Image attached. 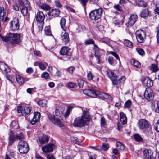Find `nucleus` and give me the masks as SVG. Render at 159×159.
Here are the masks:
<instances>
[{
  "label": "nucleus",
  "mask_w": 159,
  "mask_h": 159,
  "mask_svg": "<svg viewBox=\"0 0 159 159\" xmlns=\"http://www.w3.org/2000/svg\"><path fill=\"white\" fill-rule=\"evenodd\" d=\"M17 148L19 152L23 154L27 153L29 149L27 143L23 140L20 141L18 143Z\"/></svg>",
  "instance_id": "obj_6"
},
{
  "label": "nucleus",
  "mask_w": 159,
  "mask_h": 159,
  "mask_svg": "<svg viewBox=\"0 0 159 159\" xmlns=\"http://www.w3.org/2000/svg\"><path fill=\"white\" fill-rule=\"evenodd\" d=\"M45 18V16L42 11H38L35 14V19L37 22V25L39 30H41L43 29Z\"/></svg>",
  "instance_id": "obj_4"
},
{
  "label": "nucleus",
  "mask_w": 159,
  "mask_h": 159,
  "mask_svg": "<svg viewBox=\"0 0 159 159\" xmlns=\"http://www.w3.org/2000/svg\"><path fill=\"white\" fill-rule=\"evenodd\" d=\"M7 78L11 83H14L16 81V76L14 75H7L6 76Z\"/></svg>",
  "instance_id": "obj_36"
},
{
  "label": "nucleus",
  "mask_w": 159,
  "mask_h": 159,
  "mask_svg": "<svg viewBox=\"0 0 159 159\" xmlns=\"http://www.w3.org/2000/svg\"><path fill=\"white\" fill-rule=\"evenodd\" d=\"M105 72L108 77L111 80L113 84L114 85L118 84L119 83L121 82V80L123 81L125 80V77L123 76L119 78L114 74L112 71L108 68L106 69Z\"/></svg>",
  "instance_id": "obj_3"
},
{
  "label": "nucleus",
  "mask_w": 159,
  "mask_h": 159,
  "mask_svg": "<svg viewBox=\"0 0 159 159\" xmlns=\"http://www.w3.org/2000/svg\"><path fill=\"white\" fill-rule=\"evenodd\" d=\"M137 18V16L136 15H131L129 20V21L126 25L127 27L131 26H133L136 21Z\"/></svg>",
  "instance_id": "obj_16"
},
{
  "label": "nucleus",
  "mask_w": 159,
  "mask_h": 159,
  "mask_svg": "<svg viewBox=\"0 0 159 159\" xmlns=\"http://www.w3.org/2000/svg\"><path fill=\"white\" fill-rule=\"evenodd\" d=\"M48 116L50 121L54 124L60 127L63 126L64 125L62 122L55 115H50Z\"/></svg>",
  "instance_id": "obj_8"
},
{
  "label": "nucleus",
  "mask_w": 159,
  "mask_h": 159,
  "mask_svg": "<svg viewBox=\"0 0 159 159\" xmlns=\"http://www.w3.org/2000/svg\"><path fill=\"white\" fill-rule=\"evenodd\" d=\"M73 142L75 143L79 144L81 142V140L76 137L74 139Z\"/></svg>",
  "instance_id": "obj_60"
},
{
  "label": "nucleus",
  "mask_w": 159,
  "mask_h": 159,
  "mask_svg": "<svg viewBox=\"0 0 159 159\" xmlns=\"http://www.w3.org/2000/svg\"><path fill=\"white\" fill-rule=\"evenodd\" d=\"M110 53L115 57L117 59L119 60V56L116 52H114L111 51L110 52Z\"/></svg>",
  "instance_id": "obj_59"
},
{
  "label": "nucleus",
  "mask_w": 159,
  "mask_h": 159,
  "mask_svg": "<svg viewBox=\"0 0 159 159\" xmlns=\"http://www.w3.org/2000/svg\"><path fill=\"white\" fill-rule=\"evenodd\" d=\"M137 126L140 130L146 134L148 133V134L152 133L150 124L145 119L139 120L138 122Z\"/></svg>",
  "instance_id": "obj_2"
},
{
  "label": "nucleus",
  "mask_w": 159,
  "mask_h": 159,
  "mask_svg": "<svg viewBox=\"0 0 159 159\" xmlns=\"http://www.w3.org/2000/svg\"><path fill=\"white\" fill-rule=\"evenodd\" d=\"M0 69L2 71L7 73L9 71V69L7 66L3 62H0Z\"/></svg>",
  "instance_id": "obj_23"
},
{
  "label": "nucleus",
  "mask_w": 159,
  "mask_h": 159,
  "mask_svg": "<svg viewBox=\"0 0 159 159\" xmlns=\"http://www.w3.org/2000/svg\"><path fill=\"white\" fill-rule=\"evenodd\" d=\"M131 62L132 65L138 68H140L141 67V66L140 63L135 60L132 59Z\"/></svg>",
  "instance_id": "obj_31"
},
{
  "label": "nucleus",
  "mask_w": 159,
  "mask_h": 159,
  "mask_svg": "<svg viewBox=\"0 0 159 159\" xmlns=\"http://www.w3.org/2000/svg\"><path fill=\"white\" fill-rule=\"evenodd\" d=\"M116 146L121 150H123L124 149V146L121 142H117L116 143Z\"/></svg>",
  "instance_id": "obj_42"
},
{
  "label": "nucleus",
  "mask_w": 159,
  "mask_h": 159,
  "mask_svg": "<svg viewBox=\"0 0 159 159\" xmlns=\"http://www.w3.org/2000/svg\"><path fill=\"white\" fill-rule=\"evenodd\" d=\"M60 12V11L58 9H53L50 12V14L51 16H57L59 15Z\"/></svg>",
  "instance_id": "obj_27"
},
{
  "label": "nucleus",
  "mask_w": 159,
  "mask_h": 159,
  "mask_svg": "<svg viewBox=\"0 0 159 159\" xmlns=\"http://www.w3.org/2000/svg\"><path fill=\"white\" fill-rule=\"evenodd\" d=\"M87 76L88 80H93V76L90 71H89L87 73Z\"/></svg>",
  "instance_id": "obj_46"
},
{
  "label": "nucleus",
  "mask_w": 159,
  "mask_h": 159,
  "mask_svg": "<svg viewBox=\"0 0 159 159\" xmlns=\"http://www.w3.org/2000/svg\"><path fill=\"white\" fill-rule=\"evenodd\" d=\"M109 144L108 143H103V144L101 148L102 149L106 151L108 149V148H109Z\"/></svg>",
  "instance_id": "obj_53"
},
{
  "label": "nucleus",
  "mask_w": 159,
  "mask_h": 159,
  "mask_svg": "<svg viewBox=\"0 0 159 159\" xmlns=\"http://www.w3.org/2000/svg\"><path fill=\"white\" fill-rule=\"evenodd\" d=\"M73 108V107L71 106H69L68 107L67 109L64 114V116L65 118L67 117L68 116L71 111L72 110Z\"/></svg>",
  "instance_id": "obj_32"
},
{
  "label": "nucleus",
  "mask_w": 159,
  "mask_h": 159,
  "mask_svg": "<svg viewBox=\"0 0 159 159\" xmlns=\"http://www.w3.org/2000/svg\"><path fill=\"white\" fill-rule=\"evenodd\" d=\"M86 124L85 120L81 117H78L75 119L72 124L74 127H81L84 126Z\"/></svg>",
  "instance_id": "obj_10"
},
{
  "label": "nucleus",
  "mask_w": 159,
  "mask_h": 159,
  "mask_svg": "<svg viewBox=\"0 0 159 159\" xmlns=\"http://www.w3.org/2000/svg\"><path fill=\"white\" fill-rule=\"evenodd\" d=\"M131 102L130 100H128L125 102L124 104L125 107L129 108L131 107Z\"/></svg>",
  "instance_id": "obj_45"
},
{
  "label": "nucleus",
  "mask_w": 159,
  "mask_h": 159,
  "mask_svg": "<svg viewBox=\"0 0 159 159\" xmlns=\"http://www.w3.org/2000/svg\"><path fill=\"white\" fill-rule=\"evenodd\" d=\"M113 7L119 11H122V7L121 6H120L119 5H114Z\"/></svg>",
  "instance_id": "obj_57"
},
{
  "label": "nucleus",
  "mask_w": 159,
  "mask_h": 159,
  "mask_svg": "<svg viewBox=\"0 0 159 159\" xmlns=\"http://www.w3.org/2000/svg\"><path fill=\"white\" fill-rule=\"evenodd\" d=\"M124 43L125 46L130 48H131L133 46L132 43L128 40H125Z\"/></svg>",
  "instance_id": "obj_37"
},
{
  "label": "nucleus",
  "mask_w": 159,
  "mask_h": 159,
  "mask_svg": "<svg viewBox=\"0 0 159 159\" xmlns=\"http://www.w3.org/2000/svg\"><path fill=\"white\" fill-rule=\"evenodd\" d=\"M39 7L42 9L45 10H48L50 9V7L48 5L44 3L41 5Z\"/></svg>",
  "instance_id": "obj_38"
},
{
  "label": "nucleus",
  "mask_w": 159,
  "mask_h": 159,
  "mask_svg": "<svg viewBox=\"0 0 159 159\" xmlns=\"http://www.w3.org/2000/svg\"><path fill=\"white\" fill-rule=\"evenodd\" d=\"M78 29L80 31H82L85 30V27L84 25H80L79 26Z\"/></svg>",
  "instance_id": "obj_61"
},
{
  "label": "nucleus",
  "mask_w": 159,
  "mask_h": 159,
  "mask_svg": "<svg viewBox=\"0 0 159 159\" xmlns=\"http://www.w3.org/2000/svg\"><path fill=\"white\" fill-rule=\"evenodd\" d=\"M54 145L52 144H50L43 146L42 148V151L45 153L50 152L53 150Z\"/></svg>",
  "instance_id": "obj_17"
},
{
  "label": "nucleus",
  "mask_w": 159,
  "mask_h": 159,
  "mask_svg": "<svg viewBox=\"0 0 159 159\" xmlns=\"http://www.w3.org/2000/svg\"><path fill=\"white\" fill-rule=\"evenodd\" d=\"M80 3L84 7L86 6L87 2H88V1L87 0H80Z\"/></svg>",
  "instance_id": "obj_62"
},
{
  "label": "nucleus",
  "mask_w": 159,
  "mask_h": 159,
  "mask_svg": "<svg viewBox=\"0 0 159 159\" xmlns=\"http://www.w3.org/2000/svg\"><path fill=\"white\" fill-rule=\"evenodd\" d=\"M18 2V4L22 6V7L25 6V0L23 2L22 0H16Z\"/></svg>",
  "instance_id": "obj_58"
},
{
  "label": "nucleus",
  "mask_w": 159,
  "mask_h": 159,
  "mask_svg": "<svg viewBox=\"0 0 159 159\" xmlns=\"http://www.w3.org/2000/svg\"><path fill=\"white\" fill-rule=\"evenodd\" d=\"M144 96L145 98L148 101L152 100L153 98L152 90L150 88L146 89L145 90Z\"/></svg>",
  "instance_id": "obj_11"
},
{
  "label": "nucleus",
  "mask_w": 159,
  "mask_h": 159,
  "mask_svg": "<svg viewBox=\"0 0 159 159\" xmlns=\"http://www.w3.org/2000/svg\"><path fill=\"white\" fill-rule=\"evenodd\" d=\"M37 103L40 106L43 107H45L47 106V101L46 100L43 99L39 101Z\"/></svg>",
  "instance_id": "obj_33"
},
{
  "label": "nucleus",
  "mask_w": 159,
  "mask_h": 159,
  "mask_svg": "<svg viewBox=\"0 0 159 159\" xmlns=\"http://www.w3.org/2000/svg\"><path fill=\"white\" fill-rule=\"evenodd\" d=\"M66 20L64 18H62L60 20V25L61 28L65 31L66 30V28L65 26Z\"/></svg>",
  "instance_id": "obj_28"
},
{
  "label": "nucleus",
  "mask_w": 159,
  "mask_h": 159,
  "mask_svg": "<svg viewBox=\"0 0 159 159\" xmlns=\"http://www.w3.org/2000/svg\"><path fill=\"white\" fill-rule=\"evenodd\" d=\"M68 86L69 87L73 88L75 87V84L74 83L70 82L68 83Z\"/></svg>",
  "instance_id": "obj_63"
},
{
  "label": "nucleus",
  "mask_w": 159,
  "mask_h": 159,
  "mask_svg": "<svg viewBox=\"0 0 159 159\" xmlns=\"http://www.w3.org/2000/svg\"><path fill=\"white\" fill-rule=\"evenodd\" d=\"M75 69L74 67L73 66H70L67 69V71L69 73L72 74Z\"/></svg>",
  "instance_id": "obj_50"
},
{
  "label": "nucleus",
  "mask_w": 159,
  "mask_h": 159,
  "mask_svg": "<svg viewBox=\"0 0 159 159\" xmlns=\"http://www.w3.org/2000/svg\"><path fill=\"white\" fill-rule=\"evenodd\" d=\"M0 37L4 42H9L12 44H19L21 41L19 34L9 33L7 36H2L0 34Z\"/></svg>",
  "instance_id": "obj_1"
},
{
  "label": "nucleus",
  "mask_w": 159,
  "mask_h": 159,
  "mask_svg": "<svg viewBox=\"0 0 159 159\" xmlns=\"http://www.w3.org/2000/svg\"><path fill=\"white\" fill-rule=\"evenodd\" d=\"M154 128L155 130L157 132H159V119L155 125Z\"/></svg>",
  "instance_id": "obj_55"
},
{
  "label": "nucleus",
  "mask_w": 159,
  "mask_h": 159,
  "mask_svg": "<svg viewBox=\"0 0 159 159\" xmlns=\"http://www.w3.org/2000/svg\"><path fill=\"white\" fill-rule=\"evenodd\" d=\"M89 148L97 150H100L102 149L101 147L99 146H90Z\"/></svg>",
  "instance_id": "obj_52"
},
{
  "label": "nucleus",
  "mask_w": 159,
  "mask_h": 159,
  "mask_svg": "<svg viewBox=\"0 0 159 159\" xmlns=\"http://www.w3.org/2000/svg\"><path fill=\"white\" fill-rule=\"evenodd\" d=\"M15 136V139H17L19 140L23 139L24 138V136L23 133H21L18 134L14 135Z\"/></svg>",
  "instance_id": "obj_44"
},
{
  "label": "nucleus",
  "mask_w": 159,
  "mask_h": 159,
  "mask_svg": "<svg viewBox=\"0 0 159 159\" xmlns=\"http://www.w3.org/2000/svg\"><path fill=\"white\" fill-rule=\"evenodd\" d=\"M145 159H153L152 153L150 149H145L143 151Z\"/></svg>",
  "instance_id": "obj_20"
},
{
  "label": "nucleus",
  "mask_w": 159,
  "mask_h": 159,
  "mask_svg": "<svg viewBox=\"0 0 159 159\" xmlns=\"http://www.w3.org/2000/svg\"><path fill=\"white\" fill-rule=\"evenodd\" d=\"M102 97L105 99H107L110 100H112L111 96L107 93H103L102 94Z\"/></svg>",
  "instance_id": "obj_43"
},
{
  "label": "nucleus",
  "mask_w": 159,
  "mask_h": 159,
  "mask_svg": "<svg viewBox=\"0 0 159 159\" xmlns=\"http://www.w3.org/2000/svg\"><path fill=\"white\" fill-rule=\"evenodd\" d=\"M33 117L38 121L40 117V114L39 112H34Z\"/></svg>",
  "instance_id": "obj_48"
},
{
  "label": "nucleus",
  "mask_w": 159,
  "mask_h": 159,
  "mask_svg": "<svg viewBox=\"0 0 159 159\" xmlns=\"http://www.w3.org/2000/svg\"><path fill=\"white\" fill-rule=\"evenodd\" d=\"M5 9L4 7H0V22H3L4 18Z\"/></svg>",
  "instance_id": "obj_26"
},
{
  "label": "nucleus",
  "mask_w": 159,
  "mask_h": 159,
  "mask_svg": "<svg viewBox=\"0 0 159 159\" xmlns=\"http://www.w3.org/2000/svg\"><path fill=\"white\" fill-rule=\"evenodd\" d=\"M16 80L20 85L22 84L24 81L23 78L19 75L16 76Z\"/></svg>",
  "instance_id": "obj_30"
},
{
  "label": "nucleus",
  "mask_w": 159,
  "mask_h": 159,
  "mask_svg": "<svg viewBox=\"0 0 159 159\" xmlns=\"http://www.w3.org/2000/svg\"><path fill=\"white\" fill-rule=\"evenodd\" d=\"M39 143L41 144H43L47 143L49 140L48 137L46 135H43L39 138Z\"/></svg>",
  "instance_id": "obj_22"
},
{
  "label": "nucleus",
  "mask_w": 159,
  "mask_h": 159,
  "mask_svg": "<svg viewBox=\"0 0 159 159\" xmlns=\"http://www.w3.org/2000/svg\"><path fill=\"white\" fill-rule=\"evenodd\" d=\"M150 12L147 9H144L141 12L140 16L142 17L146 18L149 15Z\"/></svg>",
  "instance_id": "obj_24"
},
{
  "label": "nucleus",
  "mask_w": 159,
  "mask_h": 159,
  "mask_svg": "<svg viewBox=\"0 0 159 159\" xmlns=\"http://www.w3.org/2000/svg\"><path fill=\"white\" fill-rule=\"evenodd\" d=\"M143 84L149 88L153 85V81L148 77H145L143 80Z\"/></svg>",
  "instance_id": "obj_18"
},
{
  "label": "nucleus",
  "mask_w": 159,
  "mask_h": 159,
  "mask_svg": "<svg viewBox=\"0 0 159 159\" xmlns=\"http://www.w3.org/2000/svg\"><path fill=\"white\" fill-rule=\"evenodd\" d=\"M83 114L81 116V117L85 120V122L89 121L90 119V114L89 112L87 111H83Z\"/></svg>",
  "instance_id": "obj_21"
},
{
  "label": "nucleus",
  "mask_w": 159,
  "mask_h": 159,
  "mask_svg": "<svg viewBox=\"0 0 159 159\" xmlns=\"http://www.w3.org/2000/svg\"><path fill=\"white\" fill-rule=\"evenodd\" d=\"M60 53L61 55L69 56L71 54V49L67 47H63L61 49L60 51Z\"/></svg>",
  "instance_id": "obj_15"
},
{
  "label": "nucleus",
  "mask_w": 159,
  "mask_h": 159,
  "mask_svg": "<svg viewBox=\"0 0 159 159\" xmlns=\"http://www.w3.org/2000/svg\"><path fill=\"white\" fill-rule=\"evenodd\" d=\"M78 85L80 88H82L84 84V80L82 79H79L77 80Z\"/></svg>",
  "instance_id": "obj_49"
},
{
  "label": "nucleus",
  "mask_w": 159,
  "mask_h": 159,
  "mask_svg": "<svg viewBox=\"0 0 159 159\" xmlns=\"http://www.w3.org/2000/svg\"><path fill=\"white\" fill-rule=\"evenodd\" d=\"M85 95L93 98H96L98 95V92L91 89H85L83 90Z\"/></svg>",
  "instance_id": "obj_12"
},
{
  "label": "nucleus",
  "mask_w": 159,
  "mask_h": 159,
  "mask_svg": "<svg viewBox=\"0 0 159 159\" xmlns=\"http://www.w3.org/2000/svg\"><path fill=\"white\" fill-rule=\"evenodd\" d=\"M134 137L137 141L141 142L143 140L142 138L138 134H135L134 135Z\"/></svg>",
  "instance_id": "obj_40"
},
{
  "label": "nucleus",
  "mask_w": 159,
  "mask_h": 159,
  "mask_svg": "<svg viewBox=\"0 0 159 159\" xmlns=\"http://www.w3.org/2000/svg\"><path fill=\"white\" fill-rule=\"evenodd\" d=\"M45 34L47 36L52 35L50 27L49 26L46 27L44 29Z\"/></svg>",
  "instance_id": "obj_35"
},
{
  "label": "nucleus",
  "mask_w": 159,
  "mask_h": 159,
  "mask_svg": "<svg viewBox=\"0 0 159 159\" xmlns=\"http://www.w3.org/2000/svg\"><path fill=\"white\" fill-rule=\"evenodd\" d=\"M47 159H55L54 156L51 154H49L47 155Z\"/></svg>",
  "instance_id": "obj_64"
},
{
  "label": "nucleus",
  "mask_w": 159,
  "mask_h": 159,
  "mask_svg": "<svg viewBox=\"0 0 159 159\" xmlns=\"http://www.w3.org/2000/svg\"><path fill=\"white\" fill-rule=\"evenodd\" d=\"M120 121L122 124H125L127 123V117L125 114L123 112L120 113Z\"/></svg>",
  "instance_id": "obj_25"
},
{
  "label": "nucleus",
  "mask_w": 159,
  "mask_h": 159,
  "mask_svg": "<svg viewBox=\"0 0 159 159\" xmlns=\"http://www.w3.org/2000/svg\"><path fill=\"white\" fill-rule=\"evenodd\" d=\"M17 110L18 113H21L23 116L29 114L31 111L30 108L29 107H22L21 106L18 107Z\"/></svg>",
  "instance_id": "obj_14"
},
{
  "label": "nucleus",
  "mask_w": 159,
  "mask_h": 159,
  "mask_svg": "<svg viewBox=\"0 0 159 159\" xmlns=\"http://www.w3.org/2000/svg\"><path fill=\"white\" fill-rule=\"evenodd\" d=\"M15 136L13 135H10L8 139L9 143L8 144L10 146H11L14 143L15 140Z\"/></svg>",
  "instance_id": "obj_34"
},
{
  "label": "nucleus",
  "mask_w": 159,
  "mask_h": 159,
  "mask_svg": "<svg viewBox=\"0 0 159 159\" xmlns=\"http://www.w3.org/2000/svg\"><path fill=\"white\" fill-rule=\"evenodd\" d=\"M136 38L137 41L139 43L144 42L146 37V33L142 30H138L135 33Z\"/></svg>",
  "instance_id": "obj_7"
},
{
  "label": "nucleus",
  "mask_w": 159,
  "mask_h": 159,
  "mask_svg": "<svg viewBox=\"0 0 159 159\" xmlns=\"http://www.w3.org/2000/svg\"><path fill=\"white\" fill-rule=\"evenodd\" d=\"M10 26L11 29L14 30H18L19 28V19L17 17L14 18L10 22Z\"/></svg>",
  "instance_id": "obj_13"
},
{
  "label": "nucleus",
  "mask_w": 159,
  "mask_h": 159,
  "mask_svg": "<svg viewBox=\"0 0 159 159\" xmlns=\"http://www.w3.org/2000/svg\"><path fill=\"white\" fill-rule=\"evenodd\" d=\"M93 50L95 52V56H98V55L100 54L99 49L98 48H93Z\"/></svg>",
  "instance_id": "obj_56"
},
{
  "label": "nucleus",
  "mask_w": 159,
  "mask_h": 159,
  "mask_svg": "<svg viewBox=\"0 0 159 159\" xmlns=\"http://www.w3.org/2000/svg\"><path fill=\"white\" fill-rule=\"evenodd\" d=\"M31 8L30 3L27 0H25V6L22 7L21 11V13L23 16L29 15V13L28 12L29 11H30Z\"/></svg>",
  "instance_id": "obj_9"
},
{
  "label": "nucleus",
  "mask_w": 159,
  "mask_h": 159,
  "mask_svg": "<svg viewBox=\"0 0 159 159\" xmlns=\"http://www.w3.org/2000/svg\"><path fill=\"white\" fill-rule=\"evenodd\" d=\"M102 12L101 8L92 10L89 14V18L93 20H96L100 18Z\"/></svg>",
  "instance_id": "obj_5"
},
{
  "label": "nucleus",
  "mask_w": 159,
  "mask_h": 159,
  "mask_svg": "<svg viewBox=\"0 0 159 159\" xmlns=\"http://www.w3.org/2000/svg\"><path fill=\"white\" fill-rule=\"evenodd\" d=\"M150 69L152 71L156 72L158 70V67L157 65L152 64L150 66Z\"/></svg>",
  "instance_id": "obj_41"
},
{
  "label": "nucleus",
  "mask_w": 159,
  "mask_h": 159,
  "mask_svg": "<svg viewBox=\"0 0 159 159\" xmlns=\"http://www.w3.org/2000/svg\"><path fill=\"white\" fill-rule=\"evenodd\" d=\"M100 123L102 127H105L107 125L106 121L104 118L102 116L100 119Z\"/></svg>",
  "instance_id": "obj_39"
},
{
  "label": "nucleus",
  "mask_w": 159,
  "mask_h": 159,
  "mask_svg": "<svg viewBox=\"0 0 159 159\" xmlns=\"http://www.w3.org/2000/svg\"><path fill=\"white\" fill-rule=\"evenodd\" d=\"M41 77L42 78H43L47 79L49 78V74L47 72H44L42 74Z\"/></svg>",
  "instance_id": "obj_51"
},
{
  "label": "nucleus",
  "mask_w": 159,
  "mask_h": 159,
  "mask_svg": "<svg viewBox=\"0 0 159 159\" xmlns=\"http://www.w3.org/2000/svg\"><path fill=\"white\" fill-rule=\"evenodd\" d=\"M39 67V68L42 70H45L46 68V66L41 62H40Z\"/></svg>",
  "instance_id": "obj_54"
},
{
  "label": "nucleus",
  "mask_w": 159,
  "mask_h": 159,
  "mask_svg": "<svg viewBox=\"0 0 159 159\" xmlns=\"http://www.w3.org/2000/svg\"><path fill=\"white\" fill-rule=\"evenodd\" d=\"M94 42L93 39H89L85 40V45H88L90 44H94Z\"/></svg>",
  "instance_id": "obj_47"
},
{
  "label": "nucleus",
  "mask_w": 159,
  "mask_h": 159,
  "mask_svg": "<svg viewBox=\"0 0 159 159\" xmlns=\"http://www.w3.org/2000/svg\"><path fill=\"white\" fill-rule=\"evenodd\" d=\"M61 39L63 43L65 44L68 43L69 41V38L68 33L66 32L62 33Z\"/></svg>",
  "instance_id": "obj_19"
},
{
  "label": "nucleus",
  "mask_w": 159,
  "mask_h": 159,
  "mask_svg": "<svg viewBox=\"0 0 159 159\" xmlns=\"http://www.w3.org/2000/svg\"><path fill=\"white\" fill-rule=\"evenodd\" d=\"M136 3L139 7H146L147 6L146 3L143 0H138L136 2Z\"/></svg>",
  "instance_id": "obj_29"
}]
</instances>
